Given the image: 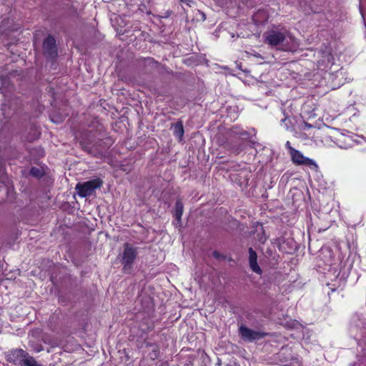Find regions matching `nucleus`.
I'll list each match as a JSON object with an SVG mask.
<instances>
[{
    "mask_svg": "<svg viewBox=\"0 0 366 366\" xmlns=\"http://www.w3.org/2000/svg\"><path fill=\"white\" fill-rule=\"evenodd\" d=\"M238 331L240 337L243 340L248 342H252L256 340H260L267 335L265 332L255 331L252 329H249L243 325L239 327Z\"/></svg>",
    "mask_w": 366,
    "mask_h": 366,
    "instance_id": "39448f33",
    "label": "nucleus"
},
{
    "mask_svg": "<svg viewBox=\"0 0 366 366\" xmlns=\"http://www.w3.org/2000/svg\"><path fill=\"white\" fill-rule=\"evenodd\" d=\"M183 203L179 199L177 200L174 209L172 211L173 216L176 220L174 224L177 227H180L182 225V215L183 214Z\"/></svg>",
    "mask_w": 366,
    "mask_h": 366,
    "instance_id": "1a4fd4ad",
    "label": "nucleus"
},
{
    "mask_svg": "<svg viewBox=\"0 0 366 366\" xmlns=\"http://www.w3.org/2000/svg\"><path fill=\"white\" fill-rule=\"evenodd\" d=\"M27 355L28 353L26 351L21 349H16L7 353L6 360L16 366H21Z\"/></svg>",
    "mask_w": 366,
    "mask_h": 366,
    "instance_id": "423d86ee",
    "label": "nucleus"
},
{
    "mask_svg": "<svg viewBox=\"0 0 366 366\" xmlns=\"http://www.w3.org/2000/svg\"><path fill=\"white\" fill-rule=\"evenodd\" d=\"M161 366H166L165 365H161Z\"/></svg>",
    "mask_w": 366,
    "mask_h": 366,
    "instance_id": "4be33fe9",
    "label": "nucleus"
},
{
    "mask_svg": "<svg viewBox=\"0 0 366 366\" xmlns=\"http://www.w3.org/2000/svg\"><path fill=\"white\" fill-rule=\"evenodd\" d=\"M171 129H173L174 134L181 141L184 132L182 122L178 121L175 124H172Z\"/></svg>",
    "mask_w": 366,
    "mask_h": 366,
    "instance_id": "9b49d317",
    "label": "nucleus"
},
{
    "mask_svg": "<svg viewBox=\"0 0 366 366\" xmlns=\"http://www.w3.org/2000/svg\"><path fill=\"white\" fill-rule=\"evenodd\" d=\"M180 1L182 2H188L189 1V0H180Z\"/></svg>",
    "mask_w": 366,
    "mask_h": 366,
    "instance_id": "aec40b11",
    "label": "nucleus"
},
{
    "mask_svg": "<svg viewBox=\"0 0 366 366\" xmlns=\"http://www.w3.org/2000/svg\"><path fill=\"white\" fill-rule=\"evenodd\" d=\"M137 252L136 249L131 247L129 244L124 245V249L122 254V264H124V270L127 272H130L132 264L134 262Z\"/></svg>",
    "mask_w": 366,
    "mask_h": 366,
    "instance_id": "20e7f679",
    "label": "nucleus"
},
{
    "mask_svg": "<svg viewBox=\"0 0 366 366\" xmlns=\"http://www.w3.org/2000/svg\"><path fill=\"white\" fill-rule=\"evenodd\" d=\"M102 181L99 179H94L83 183H78L75 189L81 197H87L94 192V191L100 188L102 185Z\"/></svg>",
    "mask_w": 366,
    "mask_h": 366,
    "instance_id": "f03ea898",
    "label": "nucleus"
},
{
    "mask_svg": "<svg viewBox=\"0 0 366 366\" xmlns=\"http://www.w3.org/2000/svg\"><path fill=\"white\" fill-rule=\"evenodd\" d=\"M265 41L271 46L282 44L284 51H293L298 47L296 39L287 32L271 31L265 36Z\"/></svg>",
    "mask_w": 366,
    "mask_h": 366,
    "instance_id": "f257e3e1",
    "label": "nucleus"
},
{
    "mask_svg": "<svg viewBox=\"0 0 366 366\" xmlns=\"http://www.w3.org/2000/svg\"><path fill=\"white\" fill-rule=\"evenodd\" d=\"M13 20L11 19H5L0 23V34H6L8 31H13Z\"/></svg>",
    "mask_w": 366,
    "mask_h": 366,
    "instance_id": "9d476101",
    "label": "nucleus"
},
{
    "mask_svg": "<svg viewBox=\"0 0 366 366\" xmlns=\"http://www.w3.org/2000/svg\"><path fill=\"white\" fill-rule=\"evenodd\" d=\"M289 150L292 157V160L295 164L297 165H305L313 168L315 171H317L318 166L315 161L304 157L300 152L292 147H289Z\"/></svg>",
    "mask_w": 366,
    "mask_h": 366,
    "instance_id": "7ed1b4c3",
    "label": "nucleus"
},
{
    "mask_svg": "<svg viewBox=\"0 0 366 366\" xmlns=\"http://www.w3.org/2000/svg\"><path fill=\"white\" fill-rule=\"evenodd\" d=\"M30 174L35 177H41L44 174V172L41 169L37 167H32L29 172Z\"/></svg>",
    "mask_w": 366,
    "mask_h": 366,
    "instance_id": "ddd939ff",
    "label": "nucleus"
},
{
    "mask_svg": "<svg viewBox=\"0 0 366 366\" xmlns=\"http://www.w3.org/2000/svg\"><path fill=\"white\" fill-rule=\"evenodd\" d=\"M249 252V264L250 269L255 273L261 274L262 271L257 263V252L252 248L249 247L248 249Z\"/></svg>",
    "mask_w": 366,
    "mask_h": 366,
    "instance_id": "6e6552de",
    "label": "nucleus"
},
{
    "mask_svg": "<svg viewBox=\"0 0 366 366\" xmlns=\"http://www.w3.org/2000/svg\"><path fill=\"white\" fill-rule=\"evenodd\" d=\"M212 255L216 259H219L222 257V255L216 250L212 252Z\"/></svg>",
    "mask_w": 366,
    "mask_h": 366,
    "instance_id": "2eb2a0df",
    "label": "nucleus"
},
{
    "mask_svg": "<svg viewBox=\"0 0 366 366\" xmlns=\"http://www.w3.org/2000/svg\"><path fill=\"white\" fill-rule=\"evenodd\" d=\"M43 48L44 53L50 57L56 55V41L54 37L48 36L44 41Z\"/></svg>",
    "mask_w": 366,
    "mask_h": 366,
    "instance_id": "0eeeda50",
    "label": "nucleus"
},
{
    "mask_svg": "<svg viewBox=\"0 0 366 366\" xmlns=\"http://www.w3.org/2000/svg\"><path fill=\"white\" fill-rule=\"evenodd\" d=\"M39 137V132L38 130L35 129L34 130V134L32 135V137H29L27 138V140L29 141V142H31V141H34L36 139H38Z\"/></svg>",
    "mask_w": 366,
    "mask_h": 366,
    "instance_id": "4468645a",
    "label": "nucleus"
},
{
    "mask_svg": "<svg viewBox=\"0 0 366 366\" xmlns=\"http://www.w3.org/2000/svg\"><path fill=\"white\" fill-rule=\"evenodd\" d=\"M6 179V177H4L2 178V179H1V182H2V183H4V184H5V183H6V181H5V179Z\"/></svg>",
    "mask_w": 366,
    "mask_h": 366,
    "instance_id": "a211bd4d",
    "label": "nucleus"
},
{
    "mask_svg": "<svg viewBox=\"0 0 366 366\" xmlns=\"http://www.w3.org/2000/svg\"><path fill=\"white\" fill-rule=\"evenodd\" d=\"M217 365L218 366H220V365H222V362H221V360H218V362H217Z\"/></svg>",
    "mask_w": 366,
    "mask_h": 366,
    "instance_id": "6ab92c4d",
    "label": "nucleus"
},
{
    "mask_svg": "<svg viewBox=\"0 0 366 366\" xmlns=\"http://www.w3.org/2000/svg\"><path fill=\"white\" fill-rule=\"evenodd\" d=\"M286 146H287V147L288 149H289V147H292L290 146V142H287Z\"/></svg>",
    "mask_w": 366,
    "mask_h": 366,
    "instance_id": "f3484780",
    "label": "nucleus"
},
{
    "mask_svg": "<svg viewBox=\"0 0 366 366\" xmlns=\"http://www.w3.org/2000/svg\"><path fill=\"white\" fill-rule=\"evenodd\" d=\"M169 14H170V12H167L166 16H168L169 15Z\"/></svg>",
    "mask_w": 366,
    "mask_h": 366,
    "instance_id": "412c9836",
    "label": "nucleus"
},
{
    "mask_svg": "<svg viewBox=\"0 0 366 366\" xmlns=\"http://www.w3.org/2000/svg\"><path fill=\"white\" fill-rule=\"evenodd\" d=\"M226 366H239V365H238L236 362L234 361H231L229 362V363H227L226 365Z\"/></svg>",
    "mask_w": 366,
    "mask_h": 366,
    "instance_id": "dca6fc26",
    "label": "nucleus"
},
{
    "mask_svg": "<svg viewBox=\"0 0 366 366\" xmlns=\"http://www.w3.org/2000/svg\"><path fill=\"white\" fill-rule=\"evenodd\" d=\"M21 366H42L41 364L38 363L37 361L29 354L27 357L24 359L23 364Z\"/></svg>",
    "mask_w": 366,
    "mask_h": 366,
    "instance_id": "f8f14e48",
    "label": "nucleus"
}]
</instances>
